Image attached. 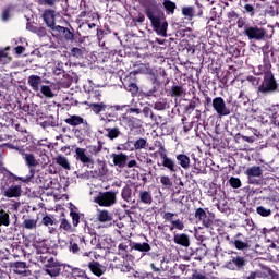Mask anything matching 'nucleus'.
Returning <instances> with one entry per match:
<instances>
[{
  "label": "nucleus",
  "instance_id": "f257e3e1",
  "mask_svg": "<svg viewBox=\"0 0 279 279\" xmlns=\"http://www.w3.org/2000/svg\"><path fill=\"white\" fill-rule=\"evenodd\" d=\"M36 260L44 265V275L50 278H58L62 274L63 264L53 257L47 246H36Z\"/></svg>",
  "mask_w": 279,
  "mask_h": 279
},
{
  "label": "nucleus",
  "instance_id": "f03ea898",
  "mask_svg": "<svg viewBox=\"0 0 279 279\" xmlns=\"http://www.w3.org/2000/svg\"><path fill=\"white\" fill-rule=\"evenodd\" d=\"M146 16L149 19L156 34H158V36H163V38L167 37V27H169V23H167L165 11L158 8H148L146 9Z\"/></svg>",
  "mask_w": 279,
  "mask_h": 279
},
{
  "label": "nucleus",
  "instance_id": "7ed1b4c3",
  "mask_svg": "<svg viewBox=\"0 0 279 279\" xmlns=\"http://www.w3.org/2000/svg\"><path fill=\"white\" fill-rule=\"evenodd\" d=\"M17 151L28 167L29 172L26 177H16L15 180L27 184V182H32V180H34V175H36V169H34V167H38V165H40V161L36 159V156H34V154L26 153L24 148H17Z\"/></svg>",
  "mask_w": 279,
  "mask_h": 279
},
{
  "label": "nucleus",
  "instance_id": "20e7f679",
  "mask_svg": "<svg viewBox=\"0 0 279 279\" xmlns=\"http://www.w3.org/2000/svg\"><path fill=\"white\" fill-rule=\"evenodd\" d=\"M94 202L99 206L110 208V206H114L117 204V192H100L97 196L94 197Z\"/></svg>",
  "mask_w": 279,
  "mask_h": 279
},
{
  "label": "nucleus",
  "instance_id": "39448f33",
  "mask_svg": "<svg viewBox=\"0 0 279 279\" xmlns=\"http://www.w3.org/2000/svg\"><path fill=\"white\" fill-rule=\"evenodd\" d=\"M259 93H278V83L274 77V73H267L264 76V81L262 82L260 86L258 87Z\"/></svg>",
  "mask_w": 279,
  "mask_h": 279
},
{
  "label": "nucleus",
  "instance_id": "423d86ee",
  "mask_svg": "<svg viewBox=\"0 0 279 279\" xmlns=\"http://www.w3.org/2000/svg\"><path fill=\"white\" fill-rule=\"evenodd\" d=\"M244 34L248 40H265L267 38V31L258 26H245Z\"/></svg>",
  "mask_w": 279,
  "mask_h": 279
},
{
  "label": "nucleus",
  "instance_id": "0eeeda50",
  "mask_svg": "<svg viewBox=\"0 0 279 279\" xmlns=\"http://www.w3.org/2000/svg\"><path fill=\"white\" fill-rule=\"evenodd\" d=\"M213 108L219 117H228V114H230V108L226 106V100L222 97H216L213 99Z\"/></svg>",
  "mask_w": 279,
  "mask_h": 279
},
{
  "label": "nucleus",
  "instance_id": "6e6552de",
  "mask_svg": "<svg viewBox=\"0 0 279 279\" xmlns=\"http://www.w3.org/2000/svg\"><path fill=\"white\" fill-rule=\"evenodd\" d=\"M245 175L248 178V184H258V180L263 175V169L259 166H252L246 169Z\"/></svg>",
  "mask_w": 279,
  "mask_h": 279
},
{
  "label": "nucleus",
  "instance_id": "1a4fd4ad",
  "mask_svg": "<svg viewBox=\"0 0 279 279\" xmlns=\"http://www.w3.org/2000/svg\"><path fill=\"white\" fill-rule=\"evenodd\" d=\"M157 165L158 167H163V169H168L170 173H178V171L180 170V166H178V163H175V160H173L169 156L161 158V162H158Z\"/></svg>",
  "mask_w": 279,
  "mask_h": 279
},
{
  "label": "nucleus",
  "instance_id": "9d476101",
  "mask_svg": "<svg viewBox=\"0 0 279 279\" xmlns=\"http://www.w3.org/2000/svg\"><path fill=\"white\" fill-rule=\"evenodd\" d=\"M74 153L75 160H78L80 162L85 165V167H90V165H93V158L88 156L85 148L76 147Z\"/></svg>",
  "mask_w": 279,
  "mask_h": 279
},
{
  "label": "nucleus",
  "instance_id": "9b49d317",
  "mask_svg": "<svg viewBox=\"0 0 279 279\" xmlns=\"http://www.w3.org/2000/svg\"><path fill=\"white\" fill-rule=\"evenodd\" d=\"M245 257L243 256H235L232 257L228 263H227V269H230L231 271H239V269H243L245 266Z\"/></svg>",
  "mask_w": 279,
  "mask_h": 279
},
{
  "label": "nucleus",
  "instance_id": "f8f14e48",
  "mask_svg": "<svg viewBox=\"0 0 279 279\" xmlns=\"http://www.w3.org/2000/svg\"><path fill=\"white\" fill-rule=\"evenodd\" d=\"M96 219L100 223H107L106 228L112 226V213L108 211V209L98 210Z\"/></svg>",
  "mask_w": 279,
  "mask_h": 279
},
{
  "label": "nucleus",
  "instance_id": "ddd939ff",
  "mask_svg": "<svg viewBox=\"0 0 279 279\" xmlns=\"http://www.w3.org/2000/svg\"><path fill=\"white\" fill-rule=\"evenodd\" d=\"M43 19L50 29L56 27V11L54 10H45L43 13Z\"/></svg>",
  "mask_w": 279,
  "mask_h": 279
},
{
  "label": "nucleus",
  "instance_id": "4468645a",
  "mask_svg": "<svg viewBox=\"0 0 279 279\" xmlns=\"http://www.w3.org/2000/svg\"><path fill=\"white\" fill-rule=\"evenodd\" d=\"M111 158L113 160V165L119 167V169H123L125 165H128V155L123 153L112 154Z\"/></svg>",
  "mask_w": 279,
  "mask_h": 279
},
{
  "label": "nucleus",
  "instance_id": "2eb2a0df",
  "mask_svg": "<svg viewBox=\"0 0 279 279\" xmlns=\"http://www.w3.org/2000/svg\"><path fill=\"white\" fill-rule=\"evenodd\" d=\"M88 268L92 271V274H94V276H97L98 278L104 276V274L106 272V267L99 264V262H90L88 264Z\"/></svg>",
  "mask_w": 279,
  "mask_h": 279
},
{
  "label": "nucleus",
  "instance_id": "dca6fc26",
  "mask_svg": "<svg viewBox=\"0 0 279 279\" xmlns=\"http://www.w3.org/2000/svg\"><path fill=\"white\" fill-rule=\"evenodd\" d=\"M23 193V190L21 185H11L7 190H4L3 195L4 197H21V194Z\"/></svg>",
  "mask_w": 279,
  "mask_h": 279
},
{
  "label": "nucleus",
  "instance_id": "f3484780",
  "mask_svg": "<svg viewBox=\"0 0 279 279\" xmlns=\"http://www.w3.org/2000/svg\"><path fill=\"white\" fill-rule=\"evenodd\" d=\"M173 241L177 245H181L182 247H189L191 245V239L185 233L174 234Z\"/></svg>",
  "mask_w": 279,
  "mask_h": 279
},
{
  "label": "nucleus",
  "instance_id": "a211bd4d",
  "mask_svg": "<svg viewBox=\"0 0 279 279\" xmlns=\"http://www.w3.org/2000/svg\"><path fill=\"white\" fill-rule=\"evenodd\" d=\"M84 236H74V239L70 241L69 251L72 254H80V244L84 243Z\"/></svg>",
  "mask_w": 279,
  "mask_h": 279
},
{
  "label": "nucleus",
  "instance_id": "6ab92c4d",
  "mask_svg": "<svg viewBox=\"0 0 279 279\" xmlns=\"http://www.w3.org/2000/svg\"><path fill=\"white\" fill-rule=\"evenodd\" d=\"M141 204H145V206H151L154 202V196L151 195V191L143 190L140 191L138 194Z\"/></svg>",
  "mask_w": 279,
  "mask_h": 279
},
{
  "label": "nucleus",
  "instance_id": "aec40b11",
  "mask_svg": "<svg viewBox=\"0 0 279 279\" xmlns=\"http://www.w3.org/2000/svg\"><path fill=\"white\" fill-rule=\"evenodd\" d=\"M43 84V78L38 75L28 76V86L34 90V93H38L40 90V85Z\"/></svg>",
  "mask_w": 279,
  "mask_h": 279
},
{
  "label": "nucleus",
  "instance_id": "412c9836",
  "mask_svg": "<svg viewBox=\"0 0 279 279\" xmlns=\"http://www.w3.org/2000/svg\"><path fill=\"white\" fill-rule=\"evenodd\" d=\"M65 123L68 125H71L72 128H77V125H84L86 123V120L82 118L81 116H70L65 119Z\"/></svg>",
  "mask_w": 279,
  "mask_h": 279
},
{
  "label": "nucleus",
  "instance_id": "4be33fe9",
  "mask_svg": "<svg viewBox=\"0 0 279 279\" xmlns=\"http://www.w3.org/2000/svg\"><path fill=\"white\" fill-rule=\"evenodd\" d=\"M87 106L94 114H99L100 112H104L106 108H108V105L104 102H89Z\"/></svg>",
  "mask_w": 279,
  "mask_h": 279
},
{
  "label": "nucleus",
  "instance_id": "5701e85b",
  "mask_svg": "<svg viewBox=\"0 0 279 279\" xmlns=\"http://www.w3.org/2000/svg\"><path fill=\"white\" fill-rule=\"evenodd\" d=\"M162 5H163V9L166 10V14H168V16H173V14H175V10L178 8L175 2H173L171 0H163Z\"/></svg>",
  "mask_w": 279,
  "mask_h": 279
},
{
  "label": "nucleus",
  "instance_id": "b1692460",
  "mask_svg": "<svg viewBox=\"0 0 279 279\" xmlns=\"http://www.w3.org/2000/svg\"><path fill=\"white\" fill-rule=\"evenodd\" d=\"M107 134V138H109V141H114V138H119V136H121V130L119 129V126H114V128H105Z\"/></svg>",
  "mask_w": 279,
  "mask_h": 279
},
{
  "label": "nucleus",
  "instance_id": "393cba45",
  "mask_svg": "<svg viewBox=\"0 0 279 279\" xmlns=\"http://www.w3.org/2000/svg\"><path fill=\"white\" fill-rule=\"evenodd\" d=\"M12 268L14 274H19L20 276L27 274V264L24 262H15Z\"/></svg>",
  "mask_w": 279,
  "mask_h": 279
},
{
  "label": "nucleus",
  "instance_id": "a878e982",
  "mask_svg": "<svg viewBox=\"0 0 279 279\" xmlns=\"http://www.w3.org/2000/svg\"><path fill=\"white\" fill-rule=\"evenodd\" d=\"M177 160L182 169H189L191 167V158L184 154L177 155Z\"/></svg>",
  "mask_w": 279,
  "mask_h": 279
},
{
  "label": "nucleus",
  "instance_id": "bb28decb",
  "mask_svg": "<svg viewBox=\"0 0 279 279\" xmlns=\"http://www.w3.org/2000/svg\"><path fill=\"white\" fill-rule=\"evenodd\" d=\"M56 162L59 165V167H62L66 171H71V163L69 162V159L64 157V155H58Z\"/></svg>",
  "mask_w": 279,
  "mask_h": 279
},
{
  "label": "nucleus",
  "instance_id": "cd10ccee",
  "mask_svg": "<svg viewBox=\"0 0 279 279\" xmlns=\"http://www.w3.org/2000/svg\"><path fill=\"white\" fill-rule=\"evenodd\" d=\"M267 73H271V63L265 62L263 65H258L257 71H255V75H267Z\"/></svg>",
  "mask_w": 279,
  "mask_h": 279
},
{
  "label": "nucleus",
  "instance_id": "c85d7f7f",
  "mask_svg": "<svg viewBox=\"0 0 279 279\" xmlns=\"http://www.w3.org/2000/svg\"><path fill=\"white\" fill-rule=\"evenodd\" d=\"M132 250H135L136 252H150L151 251V246L149 245V243L144 242V243H133Z\"/></svg>",
  "mask_w": 279,
  "mask_h": 279
},
{
  "label": "nucleus",
  "instance_id": "c756f323",
  "mask_svg": "<svg viewBox=\"0 0 279 279\" xmlns=\"http://www.w3.org/2000/svg\"><path fill=\"white\" fill-rule=\"evenodd\" d=\"M60 229L64 230V232H75V229H73V225H71V222L66 218L60 219Z\"/></svg>",
  "mask_w": 279,
  "mask_h": 279
},
{
  "label": "nucleus",
  "instance_id": "7c9ffc66",
  "mask_svg": "<svg viewBox=\"0 0 279 279\" xmlns=\"http://www.w3.org/2000/svg\"><path fill=\"white\" fill-rule=\"evenodd\" d=\"M23 226L26 230H36L38 226V220L37 219H25L23 221Z\"/></svg>",
  "mask_w": 279,
  "mask_h": 279
},
{
  "label": "nucleus",
  "instance_id": "2f4dec72",
  "mask_svg": "<svg viewBox=\"0 0 279 279\" xmlns=\"http://www.w3.org/2000/svg\"><path fill=\"white\" fill-rule=\"evenodd\" d=\"M121 197L124 202H132V187L124 186L121 192Z\"/></svg>",
  "mask_w": 279,
  "mask_h": 279
},
{
  "label": "nucleus",
  "instance_id": "473e14b6",
  "mask_svg": "<svg viewBox=\"0 0 279 279\" xmlns=\"http://www.w3.org/2000/svg\"><path fill=\"white\" fill-rule=\"evenodd\" d=\"M40 93L44 95V97H47L48 99H53L56 97V94H53V90H51V87L48 85H43L40 87Z\"/></svg>",
  "mask_w": 279,
  "mask_h": 279
},
{
  "label": "nucleus",
  "instance_id": "72a5a7b5",
  "mask_svg": "<svg viewBox=\"0 0 279 279\" xmlns=\"http://www.w3.org/2000/svg\"><path fill=\"white\" fill-rule=\"evenodd\" d=\"M144 117H150L151 121H158V119H162V117L158 116L156 117L154 114V111H151V108L149 107H144L143 110H142Z\"/></svg>",
  "mask_w": 279,
  "mask_h": 279
},
{
  "label": "nucleus",
  "instance_id": "f704fd0d",
  "mask_svg": "<svg viewBox=\"0 0 279 279\" xmlns=\"http://www.w3.org/2000/svg\"><path fill=\"white\" fill-rule=\"evenodd\" d=\"M171 97H182L184 95V88L182 86L174 85L170 90Z\"/></svg>",
  "mask_w": 279,
  "mask_h": 279
},
{
  "label": "nucleus",
  "instance_id": "c9c22d12",
  "mask_svg": "<svg viewBox=\"0 0 279 279\" xmlns=\"http://www.w3.org/2000/svg\"><path fill=\"white\" fill-rule=\"evenodd\" d=\"M102 147H104L102 142H98L97 145H90L88 146L89 154H92V156H97V154L101 151Z\"/></svg>",
  "mask_w": 279,
  "mask_h": 279
},
{
  "label": "nucleus",
  "instance_id": "e433bc0d",
  "mask_svg": "<svg viewBox=\"0 0 279 279\" xmlns=\"http://www.w3.org/2000/svg\"><path fill=\"white\" fill-rule=\"evenodd\" d=\"M0 226H10V215L5 210H0Z\"/></svg>",
  "mask_w": 279,
  "mask_h": 279
},
{
  "label": "nucleus",
  "instance_id": "4c0bfd02",
  "mask_svg": "<svg viewBox=\"0 0 279 279\" xmlns=\"http://www.w3.org/2000/svg\"><path fill=\"white\" fill-rule=\"evenodd\" d=\"M160 184H162L163 189H171V186H173V181H171V178H169V175H161Z\"/></svg>",
  "mask_w": 279,
  "mask_h": 279
},
{
  "label": "nucleus",
  "instance_id": "58836bf2",
  "mask_svg": "<svg viewBox=\"0 0 279 279\" xmlns=\"http://www.w3.org/2000/svg\"><path fill=\"white\" fill-rule=\"evenodd\" d=\"M182 14L183 16H186V19L191 20L193 16H195V9L193 7H183Z\"/></svg>",
  "mask_w": 279,
  "mask_h": 279
},
{
  "label": "nucleus",
  "instance_id": "ea45409f",
  "mask_svg": "<svg viewBox=\"0 0 279 279\" xmlns=\"http://www.w3.org/2000/svg\"><path fill=\"white\" fill-rule=\"evenodd\" d=\"M120 123H121V125L126 124V125H129L130 130H133V128H134V118H130L128 116H123L120 119Z\"/></svg>",
  "mask_w": 279,
  "mask_h": 279
},
{
  "label": "nucleus",
  "instance_id": "a19ab883",
  "mask_svg": "<svg viewBox=\"0 0 279 279\" xmlns=\"http://www.w3.org/2000/svg\"><path fill=\"white\" fill-rule=\"evenodd\" d=\"M256 213L257 215H260V217H271V209H267L263 206H258Z\"/></svg>",
  "mask_w": 279,
  "mask_h": 279
},
{
  "label": "nucleus",
  "instance_id": "79ce46f5",
  "mask_svg": "<svg viewBox=\"0 0 279 279\" xmlns=\"http://www.w3.org/2000/svg\"><path fill=\"white\" fill-rule=\"evenodd\" d=\"M158 150L154 153V157H160V158H166L168 155H167V148H165V145L162 144H159L158 146Z\"/></svg>",
  "mask_w": 279,
  "mask_h": 279
},
{
  "label": "nucleus",
  "instance_id": "37998d69",
  "mask_svg": "<svg viewBox=\"0 0 279 279\" xmlns=\"http://www.w3.org/2000/svg\"><path fill=\"white\" fill-rule=\"evenodd\" d=\"M41 223L47 226V228L50 226H56V218H53V216H45L41 220Z\"/></svg>",
  "mask_w": 279,
  "mask_h": 279
},
{
  "label": "nucleus",
  "instance_id": "c03bdc74",
  "mask_svg": "<svg viewBox=\"0 0 279 279\" xmlns=\"http://www.w3.org/2000/svg\"><path fill=\"white\" fill-rule=\"evenodd\" d=\"M27 29H31V32H34L35 34H37V36H47V29L45 27H35V28H31L29 25H27Z\"/></svg>",
  "mask_w": 279,
  "mask_h": 279
},
{
  "label": "nucleus",
  "instance_id": "a18cd8bd",
  "mask_svg": "<svg viewBox=\"0 0 279 279\" xmlns=\"http://www.w3.org/2000/svg\"><path fill=\"white\" fill-rule=\"evenodd\" d=\"M171 225L173 226L170 228L171 231H173L174 228L175 230H184V222L180 219L171 220Z\"/></svg>",
  "mask_w": 279,
  "mask_h": 279
},
{
  "label": "nucleus",
  "instance_id": "49530a36",
  "mask_svg": "<svg viewBox=\"0 0 279 279\" xmlns=\"http://www.w3.org/2000/svg\"><path fill=\"white\" fill-rule=\"evenodd\" d=\"M134 147L136 150L145 149V147H147V140H145V138L137 140L134 144Z\"/></svg>",
  "mask_w": 279,
  "mask_h": 279
},
{
  "label": "nucleus",
  "instance_id": "de8ad7c7",
  "mask_svg": "<svg viewBox=\"0 0 279 279\" xmlns=\"http://www.w3.org/2000/svg\"><path fill=\"white\" fill-rule=\"evenodd\" d=\"M233 245L235 246L236 250H247L250 245L246 242H243L241 240H234Z\"/></svg>",
  "mask_w": 279,
  "mask_h": 279
},
{
  "label": "nucleus",
  "instance_id": "09e8293b",
  "mask_svg": "<svg viewBox=\"0 0 279 279\" xmlns=\"http://www.w3.org/2000/svg\"><path fill=\"white\" fill-rule=\"evenodd\" d=\"M99 121L101 123V125L106 129V128H109L108 125H110V123H114V121L110 120V118L104 116V114H100L99 116Z\"/></svg>",
  "mask_w": 279,
  "mask_h": 279
},
{
  "label": "nucleus",
  "instance_id": "8fccbe9b",
  "mask_svg": "<svg viewBox=\"0 0 279 279\" xmlns=\"http://www.w3.org/2000/svg\"><path fill=\"white\" fill-rule=\"evenodd\" d=\"M229 183L232 189H241V179L239 178L231 177Z\"/></svg>",
  "mask_w": 279,
  "mask_h": 279
},
{
  "label": "nucleus",
  "instance_id": "3c124183",
  "mask_svg": "<svg viewBox=\"0 0 279 279\" xmlns=\"http://www.w3.org/2000/svg\"><path fill=\"white\" fill-rule=\"evenodd\" d=\"M70 217L72 218V223L74 228H77V226H80V214L71 211Z\"/></svg>",
  "mask_w": 279,
  "mask_h": 279
},
{
  "label": "nucleus",
  "instance_id": "603ef678",
  "mask_svg": "<svg viewBox=\"0 0 279 279\" xmlns=\"http://www.w3.org/2000/svg\"><path fill=\"white\" fill-rule=\"evenodd\" d=\"M207 216L206 210L204 208H197L195 211V218L198 219V221H202Z\"/></svg>",
  "mask_w": 279,
  "mask_h": 279
},
{
  "label": "nucleus",
  "instance_id": "864d4df0",
  "mask_svg": "<svg viewBox=\"0 0 279 279\" xmlns=\"http://www.w3.org/2000/svg\"><path fill=\"white\" fill-rule=\"evenodd\" d=\"M8 62H10V57H8L5 51L0 50V64H8Z\"/></svg>",
  "mask_w": 279,
  "mask_h": 279
},
{
  "label": "nucleus",
  "instance_id": "5fc2aeb1",
  "mask_svg": "<svg viewBox=\"0 0 279 279\" xmlns=\"http://www.w3.org/2000/svg\"><path fill=\"white\" fill-rule=\"evenodd\" d=\"M244 11L246 12V14H250V16H254V14H256V9H254V5L252 4H245Z\"/></svg>",
  "mask_w": 279,
  "mask_h": 279
},
{
  "label": "nucleus",
  "instance_id": "6e6d98bb",
  "mask_svg": "<svg viewBox=\"0 0 279 279\" xmlns=\"http://www.w3.org/2000/svg\"><path fill=\"white\" fill-rule=\"evenodd\" d=\"M84 232L86 234H90V236H95L97 234V232L95 231V229H93L90 226H88V223L85 222V227H84Z\"/></svg>",
  "mask_w": 279,
  "mask_h": 279
},
{
  "label": "nucleus",
  "instance_id": "4d7b16f0",
  "mask_svg": "<svg viewBox=\"0 0 279 279\" xmlns=\"http://www.w3.org/2000/svg\"><path fill=\"white\" fill-rule=\"evenodd\" d=\"M201 221L205 228H210V226H213V218L208 215Z\"/></svg>",
  "mask_w": 279,
  "mask_h": 279
},
{
  "label": "nucleus",
  "instance_id": "13d9d810",
  "mask_svg": "<svg viewBox=\"0 0 279 279\" xmlns=\"http://www.w3.org/2000/svg\"><path fill=\"white\" fill-rule=\"evenodd\" d=\"M71 56H73V58H82V49L76 47L72 48Z\"/></svg>",
  "mask_w": 279,
  "mask_h": 279
},
{
  "label": "nucleus",
  "instance_id": "bf43d9fd",
  "mask_svg": "<svg viewBox=\"0 0 279 279\" xmlns=\"http://www.w3.org/2000/svg\"><path fill=\"white\" fill-rule=\"evenodd\" d=\"M174 217H175V214L170 213V211L163 214L165 221H170V223H171V221H173Z\"/></svg>",
  "mask_w": 279,
  "mask_h": 279
},
{
  "label": "nucleus",
  "instance_id": "052dcab7",
  "mask_svg": "<svg viewBox=\"0 0 279 279\" xmlns=\"http://www.w3.org/2000/svg\"><path fill=\"white\" fill-rule=\"evenodd\" d=\"M147 65L141 64L138 69L135 70V73H147Z\"/></svg>",
  "mask_w": 279,
  "mask_h": 279
},
{
  "label": "nucleus",
  "instance_id": "680f3d73",
  "mask_svg": "<svg viewBox=\"0 0 279 279\" xmlns=\"http://www.w3.org/2000/svg\"><path fill=\"white\" fill-rule=\"evenodd\" d=\"M129 90H130L131 93H138V86H137L135 83H131V84L129 85Z\"/></svg>",
  "mask_w": 279,
  "mask_h": 279
},
{
  "label": "nucleus",
  "instance_id": "e2e57ef3",
  "mask_svg": "<svg viewBox=\"0 0 279 279\" xmlns=\"http://www.w3.org/2000/svg\"><path fill=\"white\" fill-rule=\"evenodd\" d=\"M166 106L162 102H155L154 109L155 110H165Z\"/></svg>",
  "mask_w": 279,
  "mask_h": 279
},
{
  "label": "nucleus",
  "instance_id": "0e129e2a",
  "mask_svg": "<svg viewBox=\"0 0 279 279\" xmlns=\"http://www.w3.org/2000/svg\"><path fill=\"white\" fill-rule=\"evenodd\" d=\"M245 223H246V228H248V230H254V220L246 219Z\"/></svg>",
  "mask_w": 279,
  "mask_h": 279
},
{
  "label": "nucleus",
  "instance_id": "69168bd1",
  "mask_svg": "<svg viewBox=\"0 0 279 279\" xmlns=\"http://www.w3.org/2000/svg\"><path fill=\"white\" fill-rule=\"evenodd\" d=\"M104 117H107V119H110V120H112L113 122L114 121H117V114H114V113H109V112H107V113H105V114H102Z\"/></svg>",
  "mask_w": 279,
  "mask_h": 279
},
{
  "label": "nucleus",
  "instance_id": "338daca9",
  "mask_svg": "<svg viewBox=\"0 0 279 279\" xmlns=\"http://www.w3.org/2000/svg\"><path fill=\"white\" fill-rule=\"evenodd\" d=\"M23 51H25V47H23V46L15 47V53H17V56H21V53H23Z\"/></svg>",
  "mask_w": 279,
  "mask_h": 279
},
{
  "label": "nucleus",
  "instance_id": "774afa93",
  "mask_svg": "<svg viewBox=\"0 0 279 279\" xmlns=\"http://www.w3.org/2000/svg\"><path fill=\"white\" fill-rule=\"evenodd\" d=\"M258 276H260V272H258V271L251 272L250 276L247 277V279H256V278H258Z\"/></svg>",
  "mask_w": 279,
  "mask_h": 279
}]
</instances>
